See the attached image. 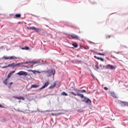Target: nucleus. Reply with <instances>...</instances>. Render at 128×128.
<instances>
[{"mask_svg":"<svg viewBox=\"0 0 128 128\" xmlns=\"http://www.w3.org/2000/svg\"><path fill=\"white\" fill-rule=\"evenodd\" d=\"M18 100H24V98L22 96L18 97Z\"/></svg>","mask_w":128,"mask_h":128,"instance_id":"nucleus-23","label":"nucleus"},{"mask_svg":"<svg viewBox=\"0 0 128 128\" xmlns=\"http://www.w3.org/2000/svg\"><path fill=\"white\" fill-rule=\"evenodd\" d=\"M93 80H96V77L95 78H92Z\"/></svg>","mask_w":128,"mask_h":128,"instance_id":"nucleus-56","label":"nucleus"},{"mask_svg":"<svg viewBox=\"0 0 128 128\" xmlns=\"http://www.w3.org/2000/svg\"><path fill=\"white\" fill-rule=\"evenodd\" d=\"M100 60L101 62H104V58H100Z\"/></svg>","mask_w":128,"mask_h":128,"instance_id":"nucleus-35","label":"nucleus"},{"mask_svg":"<svg viewBox=\"0 0 128 128\" xmlns=\"http://www.w3.org/2000/svg\"><path fill=\"white\" fill-rule=\"evenodd\" d=\"M60 114H62V112H60V113H58L55 114V116H60Z\"/></svg>","mask_w":128,"mask_h":128,"instance_id":"nucleus-32","label":"nucleus"},{"mask_svg":"<svg viewBox=\"0 0 128 128\" xmlns=\"http://www.w3.org/2000/svg\"><path fill=\"white\" fill-rule=\"evenodd\" d=\"M39 86L36 84H32L31 86L32 88H38Z\"/></svg>","mask_w":128,"mask_h":128,"instance_id":"nucleus-12","label":"nucleus"},{"mask_svg":"<svg viewBox=\"0 0 128 128\" xmlns=\"http://www.w3.org/2000/svg\"><path fill=\"white\" fill-rule=\"evenodd\" d=\"M104 90H108V88L107 87H104Z\"/></svg>","mask_w":128,"mask_h":128,"instance_id":"nucleus-41","label":"nucleus"},{"mask_svg":"<svg viewBox=\"0 0 128 128\" xmlns=\"http://www.w3.org/2000/svg\"><path fill=\"white\" fill-rule=\"evenodd\" d=\"M35 32H42V29L40 28H36Z\"/></svg>","mask_w":128,"mask_h":128,"instance_id":"nucleus-15","label":"nucleus"},{"mask_svg":"<svg viewBox=\"0 0 128 128\" xmlns=\"http://www.w3.org/2000/svg\"><path fill=\"white\" fill-rule=\"evenodd\" d=\"M90 51H91V52H93V50H90Z\"/></svg>","mask_w":128,"mask_h":128,"instance_id":"nucleus-60","label":"nucleus"},{"mask_svg":"<svg viewBox=\"0 0 128 128\" xmlns=\"http://www.w3.org/2000/svg\"><path fill=\"white\" fill-rule=\"evenodd\" d=\"M102 50V52L103 51V50Z\"/></svg>","mask_w":128,"mask_h":128,"instance_id":"nucleus-63","label":"nucleus"},{"mask_svg":"<svg viewBox=\"0 0 128 128\" xmlns=\"http://www.w3.org/2000/svg\"><path fill=\"white\" fill-rule=\"evenodd\" d=\"M12 84H14V82H10V83L9 84V86H12Z\"/></svg>","mask_w":128,"mask_h":128,"instance_id":"nucleus-40","label":"nucleus"},{"mask_svg":"<svg viewBox=\"0 0 128 128\" xmlns=\"http://www.w3.org/2000/svg\"><path fill=\"white\" fill-rule=\"evenodd\" d=\"M28 30H32V26H28L27 27Z\"/></svg>","mask_w":128,"mask_h":128,"instance_id":"nucleus-39","label":"nucleus"},{"mask_svg":"<svg viewBox=\"0 0 128 128\" xmlns=\"http://www.w3.org/2000/svg\"><path fill=\"white\" fill-rule=\"evenodd\" d=\"M38 110V108H37Z\"/></svg>","mask_w":128,"mask_h":128,"instance_id":"nucleus-62","label":"nucleus"},{"mask_svg":"<svg viewBox=\"0 0 128 128\" xmlns=\"http://www.w3.org/2000/svg\"><path fill=\"white\" fill-rule=\"evenodd\" d=\"M118 52H116V54H118Z\"/></svg>","mask_w":128,"mask_h":128,"instance_id":"nucleus-59","label":"nucleus"},{"mask_svg":"<svg viewBox=\"0 0 128 128\" xmlns=\"http://www.w3.org/2000/svg\"><path fill=\"white\" fill-rule=\"evenodd\" d=\"M72 46H74V48H76L78 46V44L77 43H74L72 44Z\"/></svg>","mask_w":128,"mask_h":128,"instance_id":"nucleus-18","label":"nucleus"},{"mask_svg":"<svg viewBox=\"0 0 128 128\" xmlns=\"http://www.w3.org/2000/svg\"><path fill=\"white\" fill-rule=\"evenodd\" d=\"M44 72H46V74L47 78H50L52 76H54L56 74V70L54 68L49 69L47 70L44 71Z\"/></svg>","mask_w":128,"mask_h":128,"instance_id":"nucleus-2","label":"nucleus"},{"mask_svg":"<svg viewBox=\"0 0 128 128\" xmlns=\"http://www.w3.org/2000/svg\"><path fill=\"white\" fill-rule=\"evenodd\" d=\"M106 38H108V36H106Z\"/></svg>","mask_w":128,"mask_h":128,"instance_id":"nucleus-64","label":"nucleus"},{"mask_svg":"<svg viewBox=\"0 0 128 128\" xmlns=\"http://www.w3.org/2000/svg\"><path fill=\"white\" fill-rule=\"evenodd\" d=\"M0 108H6V106L0 104Z\"/></svg>","mask_w":128,"mask_h":128,"instance_id":"nucleus-29","label":"nucleus"},{"mask_svg":"<svg viewBox=\"0 0 128 128\" xmlns=\"http://www.w3.org/2000/svg\"><path fill=\"white\" fill-rule=\"evenodd\" d=\"M28 112H30V110H28Z\"/></svg>","mask_w":128,"mask_h":128,"instance_id":"nucleus-58","label":"nucleus"},{"mask_svg":"<svg viewBox=\"0 0 128 128\" xmlns=\"http://www.w3.org/2000/svg\"><path fill=\"white\" fill-rule=\"evenodd\" d=\"M74 90L75 92H80V90L76 89L74 88V90Z\"/></svg>","mask_w":128,"mask_h":128,"instance_id":"nucleus-27","label":"nucleus"},{"mask_svg":"<svg viewBox=\"0 0 128 128\" xmlns=\"http://www.w3.org/2000/svg\"><path fill=\"white\" fill-rule=\"evenodd\" d=\"M118 104H120L121 106H128V102L122 101L120 100H118Z\"/></svg>","mask_w":128,"mask_h":128,"instance_id":"nucleus-4","label":"nucleus"},{"mask_svg":"<svg viewBox=\"0 0 128 128\" xmlns=\"http://www.w3.org/2000/svg\"><path fill=\"white\" fill-rule=\"evenodd\" d=\"M92 44H94V42H91Z\"/></svg>","mask_w":128,"mask_h":128,"instance_id":"nucleus-61","label":"nucleus"},{"mask_svg":"<svg viewBox=\"0 0 128 128\" xmlns=\"http://www.w3.org/2000/svg\"><path fill=\"white\" fill-rule=\"evenodd\" d=\"M8 68V66H4L1 67V68Z\"/></svg>","mask_w":128,"mask_h":128,"instance_id":"nucleus-34","label":"nucleus"},{"mask_svg":"<svg viewBox=\"0 0 128 128\" xmlns=\"http://www.w3.org/2000/svg\"><path fill=\"white\" fill-rule=\"evenodd\" d=\"M77 96H80L81 98H84V100H82V102H85V104H89V106H90L92 104V100H90V98H88L86 96H84V94L78 92Z\"/></svg>","mask_w":128,"mask_h":128,"instance_id":"nucleus-1","label":"nucleus"},{"mask_svg":"<svg viewBox=\"0 0 128 128\" xmlns=\"http://www.w3.org/2000/svg\"><path fill=\"white\" fill-rule=\"evenodd\" d=\"M80 48H82V46H80Z\"/></svg>","mask_w":128,"mask_h":128,"instance_id":"nucleus-55","label":"nucleus"},{"mask_svg":"<svg viewBox=\"0 0 128 128\" xmlns=\"http://www.w3.org/2000/svg\"><path fill=\"white\" fill-rule=\"evenodd\" d=\"M80 92L86 94V90H80Z\"/></svg>","mask_w":128,"mask_h":128,"instance_id":"nucleus-20","label":"nucleus"},{"mask_svg":"<svg viewBox=\"0 0 128 128\" xmlns=\"http://www.w3.org/2000/svg\"><path fill=\"white\" fill-rule=\"evenodd\" d=\"M69 94H72L74 96H78V93L76 94L74 92H68Z\"/></svg>","mask_w":128,"mask_h":128,"instance_id":"nucleus-16","label":"nucleus"},{"mask_svg":"<svg viewBox=\"0 0 128 128\" xmlns=\"http://www.w3.org/2000/svg\"><path fill=\"white\" fill-rule=\"evenodd\" d=\"M8 66V68H16L15 63L14 62H12L11 64H9Z\"/></svg>","mask_w":128,"mask_h":128,"instance_id":"nucleus-10","label":"nucleus"},{"mask_svg":"<svg viewBox=\"0 0 128 128\" xmlns=\"http://www.w3.org/2000/svg\"><path fill=\"white\" fill-rule=\"evenodd\" d=\"M17 74H18V76H28V72L24 71H20L17 73Z\"/></svg>","mask_w":128,"mask_h":128,"instance_id":"nucleus-7","label":"nucleus"},{"mask_svg":"<svg viewBox=\"0 0 128 128\" xmlns=\"http://www.w3.org/2000/svg\"><path fill=\"white\" fill-rule=\"evenodd\" d=\"M12 98H16L18 100V96H13Z\"/></svg>","mask_w":128,"mask_h":128,"instance_id":"nucleus-42","label":"nucleus"},{"mask_svg":"<svg viewBox=\"0 0 128 128\" xmlns=\"http://www.w3.org/2000/svg\"><path fill=\"white\" fill-rule=\"evenodd\" d=\"M32 72H33L34 74H36V70H32Z\"/></svg>","mask_w":128,"mask_h":128,"instance_id":"nucleus-36","label":"nucleus"},{"mask_svg":"<svg viewBox=\"0 0 128 128\" xmlns=\"http://www.w3.org/2000/svg\"><path fill=\"white\" fill-rule=\"evenodd\" d=\"M10 76H12V75L9 73L7 76V78L3 82L4 84L6 86L8 84V80Z\"/></svg>","mask_w":128,"mask_h":128,"instance_id":"nucleus-8","label":"nucleus"},{"mask_svg":"<svg viewBox=\"0 0 128 128\" xmlns=\"http://www.w3.org/2000/svg\"><path fill=\"white\" fill-rule=\"evenodd\" d=\"M34 68V65H30V68Z\"/></svg>","mask_w":128,"mask_h":128,"instance_id":"nucleus-45","label":"nucleus"},{"mask_svg":"<svg viewBox=\"0 0 128 128\" xmlns=\"http://www.w3.org/2000/svg\"><path fill=\"white\" fill-rule=\"evenodd\" d=\"M28 64V62H24V64Z\"/></svg>","mask_w":128,"mask_h":128,"instance_id":"nucleus-43","label":"nucleus"},{"mask_svg":"<svg viewBox=\"0 0 128 128\" xmlns=\"http://www.w3.org/2000/svg\"><path fill=\"white\" fill-rule=\"evenodd\" d=\"M36 72H38V74H40V71H36Z\"/></svg>","mask_w":128,"mask_h":128,"instance_id":"nucleus-50","label":"nucleus"},{"mask_svg":"<svg viewBox=\"0 0 128 128\" xmlns=\"http://www.w3.org/2000/svg\"><path fill=\"white\" fill-rule=\"evenodd\" d=\"M112 57L113 58L116 59V57H114V56H112Z\"/></svg>","mask_w":128,"mask_h":128,"instance_id":"nucleus-49","label":"nucleus"},{"mask_svg":"<svg viewBox=\"0 0 128 128\" xmlns=\"http://www.w3.org/2000/svg\"><path fill=\"white\" fill-rule=\"evenodd\" d=\"M84 112V110L82 109H78V112Z\"/></svg>","mask_w":128,"mask_h":128,"instance_id":"nucleus-26","label":"nucleus"},{"mask_svg":"<svg viewBox=\"0 0 128 128\" xmlns=\"http://www.w3.org/2000/svg\"><path fill=\"white\" fill-rule=\"evenodd\" d=\"M110 38V36H108V38Z\"/></svg>","mask_w":128,"mask_h":128,"instance_id":"nucleus-57","label":"nucleus"},{"mask_svg":"<svg viewBox=\"0 0 128 128\" xmlns=\"http://www.w3.org/2000/svg\"><path fill=\"white\" fill-rule=\"evenodd\" d=\"M40 62L38 61H32V64H39Z\"/></svg>","mask_w":128,"mask_h":128,"instance_id":"nucleus-28","label":"nucleus"},{"mask_svg":"<svg viewBox=\"0 0 128 128\" xmlns=\"http://www.w3.org/2000/svg\"><path fill=\"white\" fill-rule=\"evenodd\" d=\"M67 36H71V38H72L73 40H80V38L78 36V35H76V34H72L71 35L70 34H68Z\"/></svg>","mask_w":128,"mask_h":128,"instance_id":"nucleus-3","label":"nucleus"},{"mask_svg":"<svg viewBox=\"0 0 128 128\" xmlns=\"http://www.w3.org/2000/svg\"><path fill=\"white\" fill-rule=\"evenodd\" d=\"M94 58H96V60H100V58L98 57V56H94Z\"/></svg>","mask_w":128,"mask_h":128,"instance_id":"nucleus-33","label":"nucleus"},{"mask_svg":"<svg viewBox=\"0 0 128 128\" xmlns=\"http://www.w3.org/2000/svg\"><path fill=\"white\" fill-rule=\"evenodd\" d=\"M48 96H54V94H50Z\"/></svg>","mask_w":128,"mask_h":128,"instance_id":"nucleus-54","label":"nucleus"},{"mask_svg":"<svg viewBox=\"0 0 128 128\" xmlns=\"http://www.w3.org/2000/svg\"><path fill=\"white\" fill-rule=\"evenodd\" d=\"M97 54H99V56H106V54L104 53H100V52H98Z\"/></svg>","mask_w":128,"mask_h":128,"instance_id":"nucleus-22","label":"nucleus"},{"mask_svg":"<svg viewBox=\"0 0 128 128\" xmlns=\"http://www.w3.org/2000/svg\"><path fill=\"white\" fill-rule=\"evenodd\" d=\"M62 96H68V94L64 92L61 93Z\"/></svg>","mask_w":128,"mask_h":128,"instance_id":"nucleus-19","label":"nucleus"},{"mask_svg":"<svg viewBox=\"0 0 128 128\" xmlns=\"http://www.w3.org/2000/svg\"><path fill=\"white\" fill-rule=\"evenodd\" d=\"M38 112V111H34V110H32V111L31 112V113L32 114H34V112Z\"/></svg>","mask_w":128,"mask_h":128,"instance_id":"nucleus-44","label":"nucleus"},{"mask_svg":"<svg viewBox=\"0 0 128 128\" xmlns=\"http://www.w3.org/2000/svg\"><path fill=\"white\" fill-rule=\"evenodd\" d=\"M97 70H98L100 68V66H95Z\"/></svg>","mask_w":128,"mask_h":128,"instance_id":"nucleus-37","label":"nucleus"},{"mask_svg":"<svg viewBox=\"0 0 128 128\" xmlns=\"http://www.w3.org/2000/svg\"><path fill=\"white\" fill-rule=\"evenodd\" d=\"M116 66L108 64L106 66V70H116Z\"/></svg>","mask_w":128,"mask_h":128,"instance_id":"nucleus-5","label":"nucleus"},{"mask_svg":"<svg viewBox=\"0 0 128 128\" xmlns=\"http://www.w3.org/2000/svg\"><path fill=\"white\" fill-rule=\"evenodd\" d=\"M55 86H56V83H54V84L50 86L48 88L49 90H52V88H54Z\"/></svg>","mask_w":128,"mask_h":128,"instance_id":"nucleus-14","label":"nucleus"},{"mask_svg":"<svg viewBox=\"0 0 128 128\" xmlns=\"http://www.w3.org/2000/svg\"><path fill=\"white\" fill-rule=\"evenodd\" d=\"M18 112H24V111L19 110L18 109Z\"/></svg>","mask_w":128,"mask_h":128,"instance_id":"nucleus-47","label":"nucleus"},{"mask_svg":"<svg viewBox=\"0 0 128 128\" xmlns=\"http://www.w3.org/2000/svg\"><path fill=\"white\" fill-rule=\"evenodd\" d=\"M24 48V50H30V48L28 46H25Z\"/></svg>","mask_w":128,"mask_h":128,"instance_id":"nucleus-25","label":"nucleus"},{"mask_svg":"<svg viewBox=\"0 0 128 128\" xmlns=\"http://www.w3.org/2000/svg\"><path fill=\"white\" fill-rule=\"evenodd\" d=\"M28 64H32V61H28Z\"/></svg>","mask_w":128,"mask_h":128,"instance_id":"nucleus-48","label":"nucleus"},{"mask_svg":"<svg viewBox=\"0 0 128 128\" xmlns=\"http://www.w3.org/2000/svg\"><path fill=\"white\" fill-rule=\"evenodd\" d=\"M21 16V15L20 14H16L15 15V17L16 18H20Z\"/></svg>","mask_w":128,"mask_h":128,"instance_id":"nucleus-17","label":"nucleus"},{"mask_svg":"<svg viewBox=\"0 0 128 128\" xmlns=\"http://www.w3.org/2000/svg\"><path fill=\"white\" fill-rule=\"evenodd\" d=\"M18 58L14 56H12L10 57L3 56L2 60H16Z\"/></svg>","mask_w":128,"mask_h":128,"instance_id":"nucleus-6","label":"nucleus"},{"mask_svg":"<svg viewBox=\"0 0 128 128\" xmlns=\"http://www.w3.org/2000/svg\"><path fill=\"white\" fill-rule=\"evenodd\" d=\"M50 82H46L44 83V86H42L40 88H39V90H44V88H46L48 86Z\"/></svg>","mask_w":128,"mask_h":128,"instance_id":"nucleus-9","label":"nucleus"},{"mask_svg":"<svg viewBox=\"0 0 128 128\" xmlns=\"http://www.w3.org/2000/svg\"><path fill=\"white\" fill-rule=\"evenodd\" d=\"M14 72H16V71L15 70H13V71H11L10 72V74L12 75V74H14Z\"/></svg>","mask_w":128,"mask_h":128,"instance_id":"nucleus-31","label":"nucleus"},{"mask_svg":"<svg viewBox=\"0 0 128 128\" xmlns=\"http://www.w3.org/2000/svg\"><path fill=\"white\" fill-rule=\"evenodd\" d=\"M22 64H24V62L17 63L16 64L15 63V68L18 66H22Z\"/></svg>","mask_w":128,"mask_h":128,"instance_id":"nucleus-13","label":"nucleus"},{"mask_svg":"<svg viewBox=\"0 0 128 128\" xmlns=\"http://www.w3.org/2000/svg\"><path fill=\"white\" fill-rule=\"evenodd\" d=\"M28 72H32V70H28Z\"/></svg>","mask_w":128,"mask_h":128,"instance_id":"nucleus-52","label":"nucleus"},{"mask_svg":"<svg viewBox=\"0 0 128 128\" xmlns=\"http://www.w3.org/2000/svg\"><path fill=\"white\" fill-rule=\"evenodd\" d=\"M36 27H34V26H31V30H36Z\"/></svg>","mask_w":128,"mask_h":128,"instance_id":"nucleus-30","label":"nucleus"},{"mask_svg":"<svg viewBox=\"0 0 128 128\" xmlns=\"http://www.w3.org/2000/svg\"><path fill=\"white\" fill-rule=\"evenodd\" d=\"M76 62H78V64H82V61L78 60H76Z\"/></svg>","mask_w":128,"mask_h":128,"instance_id":"nucleus-24","label":"nucleus"},{"mask_svg":"<svg viewBox=\"0 0 128 128\" xmlns=\"http://www.w3.org/2000/svg\"><path fill=\"white\" fill-rule=\"evenodd\" d=\"M22 48V50H25V49H24V48Z\"/></svg>","mask_w":128,"mask_h":128,"instance_id":"nucleus-53","label":"nucleus"},{"mask_svg":"<svg viewBox=\"0 0 128 128\" xmlns=\"http://www.w3.org/2000/svg\"><path fill=\"white\" fill-rule=\"evenodd\" d=\"M30 65H28V66H26V68H30Z\"/></svg>","mask_w":128,"mask_h":128,"instance_id":"nucleus-46","label":"nucleus"},{"mask_svg":"<svg viewBox=\"0 0 128 128\" xmlns=\"http://www.w3.org/2000/svg\"><path fill=\"white\" fill-rule=\"evenodd\" d=\"M91 76H92V78H96V76H94V74L92 73L91 74Z\"/></svg>","mask_w":128,"mask_h":128,"instance_id":"nucleus-38","label":"nucleus"},{"mask_svg":"<svg viewBox=\"0 0 128 128\" xmlns=\"http://www.w3.org/2000/svg\"><path fill=\"white\" fill-rule=\"evenodd\" d=\"M66 26H72V24L68 22H66L65 24Z\"/></svg>","mask_w":128,"mask_h":128,"instance_id":"nucleus-21","label":"nucleus"},{"mask_svg":"<svg viewBox=\"0 0 128 128\" xmlns=\"http://www.w3.org/2000/svg\"><path fill=\"white\" fill-rule=\"evenodd\" d=\"M110 94L112 98H118V97H116V93H114V92H111Z\"/></svg>","mask_w":128,"mask_h":128,"instance_id":"nucleus-11","label":"nucleus"},{"mask_svg":"<svg viewBox=\"0 0 128 128\" xmlns=\"http://www.w3.org/2000/svg\"><path fill=\"white\" fill-rule=\"evenodd\" d=\"M70 88H72V90H74V86H72V87H70Z\"/></svg>","mask_w":128,"mask_h":128,"instance_id":"nucleus-51","label":"nucleus"}]
</instances>
